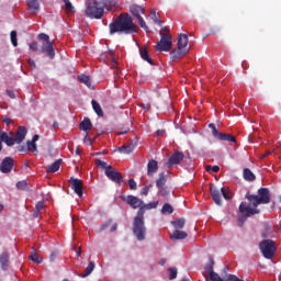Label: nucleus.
Segmentation results:
<instances>
[{
    "mask_svg": "<svg viewBox=\"0 0 281 281\" xmlns=\"http://www.w3.org/2000/svg\"><path fill=\"white\" fill-rule=\"evenodd\" d=\"M246 200L248 202H241L239 204V212L244 214L239 216L240 223H245L249 216L260 214L258 205H269V203H271V191L269 188H260L257 194L246 193Z\"/></svg>",
    "mask_w": 281,
    "mask_h": 281,
    "instance_id": "1",
    "label": "nucleus"
},
{
    "mask_svg": "<svg viewBox=\"0 0 281 281\" xmlns=\"http://www.w3.org/2000/svg\"><path fill=\"white\" fill-rule=\"evenodd\" d=\"M110 34H137L139 27L133 23V16L128 13H121L109 24Z\"/></svg>",
    "mask_w": 281,
    "mask_h": 281,
    "instance_id": "2",
    "label": "nucleus"
},
{
    "mask_svg": "<svg viewBox=\"0 0 281 281\" xmlns=\"http://www.w3.org/2000/svg\"><path fill=\"white\" fill-rule=\"evenodd\" d=\"M104 8H106L104 0H92L86 8V15L89 19H102L104 16Z\"/></svg>",
    "mask_w": 281,
    "mask_h": 281,
    "instance_id": "3",
    "label": "nucleus"
},
{
    "mask_svg": "<svg viewBox=\"0 0 281 281\" xmlns=\"http://www.w3.org/2000/svg\"><path fill=\"white\" fill-rule=\"evenodd\" d=\"M133 234L137 240H146V225L144 223V211H138L133 222Z\"/></svg>",
    "mask_w": 281,
    "mask_h": 281,
    "instance_id": "4",
    "label": "nucleus"
},
{
    "mask_svg": "<svg viewBox=\"0 0 281 281\" xmlns=\"http://www.w3.org/2000/svg\"><path fill=\"white\" fill-rule=\"evenodd\" d=\"M259 249L267 260H271L276 256V241L273 239H263L259 244Z\"/></svg>",
    "mask_w": 281,
    "mask_h": 281,
    "instance_id": "5",
    "label": "nucleus"
},
{
    "mask_svg": "<svg viewBox=\"0 0 281 281\" xmlns=\"http://www.w3.org/2000/svg\"><path fill=\"white\" fill-rule=\"evenodd\" d=\"M37 38L45 42V44L42 45V53L46 54L48 58L54 59L56 52L54 50V42L49 41V35L41 33L37 35Z\"/></svg>",
    "mask_w": 281,
    "mask_h": 281,
    "instance_id": "6",
    "label": "nucleus"
},
{
    "mask_svg": "<svg viewBox=\"0 0 281 281\" xmlns=\"http://www.w3.org/2000/svg\"><path fill=\"white\" fill-rule=\"evenodd\" d=\"M210 190L211 196L216 205H221V194L226 201H229V199H232V193H229V189H225V187H222L221 189H216V187H211Z\"/></svg>",
    "mask_w": 281,
    "mask_h": 281,
    "instance_id": "7",
    "label": "nucleus"
},
{
    "mask_svg": "<svg viewBox=\"0 0 281 281\" xmlns=\"http://www.w3.org/2000/svg\"><path fill=\"white\" fill-rule=\"evenodd\" d=\"M209 128H211L212 135L215 139H218L220 142H231L236 144V136L227 133H220L218 130H216V124L210 123Z\"/></svg>",
    "mask_w": 281,
    "mask_h": 281,
    "instance_id": "8",
    "label": "nucleus"
},
{
    "mask_svg": "<svg viewBox=\"0 0 281 281\" xmlns=\"http://www.w3.org/2000/svg\"><path fill=\"white\" fill-rule=\"evenodd\" d=\"M130 12L133 14V16H136V19L139 22L140 27L143 30H145V32H149L148 25H146V21H144V18H142V14H144V12H146V10H144V8L140 5L132 4L130 7Z\"/></svg>",
    "mask_w": 281,
    "mask_h": 281,
    "instance_id": "9",
    "label": "nucleus"
},
{
    "mask_svg": "<svg viewBox=\"0 0 281 281\" xmlns=\"http://www.w3.org/2000/svg\"><path fill=\"white\" fill-rule=\"evenodd\" d=\"M160 41L156 44V52H170L172 49V36L160 33Z\"/></svg>",
    "mask_w": 281,
    "mask_h": 281,
    "instance_id": "10",
    "label": "nucleus"
},
{
    "mask_svg": "<svg viewBox=\"0 0 281 281\" xmlns=\"http://www.w3.org/2000/svg\"><path fill=\"white\" fill-rule=\"evenodd\" d=\"M3 142L8 146H14L16 143L14 140V132H3V130L0 128V153L3 150Z\"/></svg>",
    "mask_w": 281,
    "mask_h": 281,
    "instance_id": "11",
    "label": "nucleus"
},
{
    "mask_svg": "<svg viewBox=\"0 0 281 281\" xmlns=\"http://www.w3.org/2000/svg\"><path fill=\"white\" fill-rule=\"evenodd\" d=\"M121 199L122 201L127 203V205L132 206L133 210H137V207H139L140 210L142 206L144 205V201L135 195L122 196Z\"/></svg>",
    "mask_w": 281,
    "mask_h": 281,
    "instance_id": "12",
    "label": "nucleus"
},
{
    "mask_svg": "<svg viewBox=\"0 0 281 281\" xmlns=\"http://www.w3.org/2000/svg\"><path fill=\"white\" fill-rule=\"evenodd\" d=\"M105 177H108V179H110V181H113V183H122V181H124V178H122V173L115 169H113V167H109V169L105 171Z\"/></svg>",
    "mask_w": 281,
    "mask_h": 281,
    "instance_id": "13",
    "label": "nucleus"
},
{
    "mask_svg": "<svg viewBox=\"0 0 281 281\" xmlns=\"http://www.w3.org/2000/svg\"><path fill=\"white\" fill-rule=\"evenodd\" d=\"M184 158L186 154H183V151H176L169 157L167 167L172 168V166L181 164V161H183Z\"/></svg>",
    "mask_w": 281,
    "mask_h": 281,
    "instance_id": "14",
    "label": "nucleus"
},
{
    "mask_svg": "<svg viewBox=\"0 0 281 281\" xmlns=\"http://www.w3.org/2000/svg\"><path fill=\"white\" fill-rule=\"evenodd\" d=\"M69 183H70V188H71V190H74L75 194L82 196V188H85L82 180L71 177L69 179Z\"/></svg>",
    "mask_w": 281,
    "mask_h": 281,
    "instance_id": "15",
    "label": "nucleus"
},
{
    "mask_svg": "<svg viewBox=\"0 0 281 281\" xmlns=\"http://www.w3.org/2000/svg\"><path fill=\"white\" fill-rule=\"evenodd\" d=\"M12 168H14V159L12 157H5L0 164V172H3V175L12 172Z\"/></svg>",
    "mask_w": 281,
    "mask_h": 281,
    "instance_id": "16",
    "label": "nucleus"
},
{
    "mask_svg": "<svg viewBox=\"0 0 281 281\" xmlns=\"http://www.w3.org/2000/svg\"><path fill=\"white\" fill-rule=\"evenodd\" d=\"M178 49L179 52H184V54L190 52V47H188V34H180L178 36Z\"/></svg>",
    "mask_w": 281,
    "mask_h": 281,
    "instance_id": "17",
    "label": "nucleus"
},
{
    "mask_svg": "<svg viewBox=\"0 0 281 281\" xmlns=\"http://www.w3.org/2000/svg\"><path fill=\"white\" fill-rule=\"evenodd\" d=\"M26 135H27V128L25 126H19L18 131L15 132V138H14L15 144H21V142L25 139Z\"/></svg>",
    "mask_w": 281,
    "mask_h": 281,
    "instance_id": "18",
    "label": "nucleus"
},
{
    "mask_svg": "<svg viewBox=\"0 0 281 281\" xmlns=\"http://www.w3.org/2000/svg\"><path fill=\"white\" fill-rule=\"evenodd\" d=\"M157 170H159V164L157 162V160H149L147 164V177H155Z\"/></svg>",
    "mask_w": 281,
    "mask_h": 281,
    "instance_id": "19",
    "label": "nucleus"
},
{
    "mask_svg": "<svg viewBox=\"0 0 281 281\" xmlns=\"http://www.w3.org/2000/svg\"><path fill=\"white\" fill-rule=\"evenodd\" d=\"M26 5L31 14H36L38 10H41V4L38 3V0H27Z\"/></svg>",
    "mask_w": 281,
    "mask_h": 281,
    "instance_id": "20",
    "label": "nucleus"
},
{
    "mask_svg": "<svg viewBox=\"0 0 281 281\" xmlns=\"http://www.w3.org/2000/svg\"><path fill=\"white\" fill-rule=\"evenodd\" d=\"M171 240H186L188 238V233L184 231H173V233L170 235Z\"/></svg>",
    "mask_w": 281,
    "mask_h": 281,
    "instance_id": "21",
    "label": "nucleus"
},
{
    "mask_svg": "<svg viewBox=\"0 0 281 281\" xmlns=\"http://www.w3.org/2000/svg\"><path fill=\"white\" fill-rule=\"evenodd\" d=\"M139 54L143 60H146L149 65H155V61H153V58L148 55V49L146 47L139 48Z\"/></svg>",
    "mask_w": 281,
    "mask_h": 281,
    "instance_id": "22",
    "label": "nucleus"
},
{
    "mask_svg": "<svg viewBox=\"0 0 281 281\" xmlns=\"http://www.w3.org/2000/svg\"><path fill=\"white\" fill-rule=\"evenodd\" d=\"M119 153H123L124 155H131L133 150H135V144L130 143L128 145H123L117 148Z\"/></svg>",
    "mask_w": 281,
    "mask_h": 281,
    "instance_id": "23",
    "label": "nucleus"
},
{
    "mask_svg": "<svg viewBox=\"0 0 281 281\" xmlns=\"http://www.w3.org/2000/svg\"><path fill=\"white\" fill-rule=\"evenodd\" d=\"M168 181V175L160 172L156 180V188H164Z\"/></svg>",
    "mask_w": 281,
    "mask_h": 281,
    "instance_id": "24",
    "label": "nucleus"
},
{
    "mask_svg": "<svg viewBox=\"0 0 281 281\" xmlns=\"http://www.w3.org/2000/svg\"><path fill=\"white\" fill-rule=\"evenodd\" d=\"M63 165V159H57L53 162L47 169L46 172H58L60 170V166Z\"/></svg>",
    "mask_w": 281,
    "mask_h": 281,
    "instance_id": "25",
    "label": "nucleus"
},
{
    "mask_svg": "<svg viewBox=\"0 0 281 281\" xmlns=\"http://www.w3.org/2000/svg\"><path fill=\"white\" fill-rule=\"evenodd\" d=\"M91 104L94 113H97L99 117H104V112L102 111V106H100V103H98V101L95 100H92Z\"/></svg>",
    "mask_w": 281,
    "mask_h": 281,
    "instance_id": "26",
    "label": "nucleus"
},
{
    "mask_svg": "<svg viewBox=\"0 0 281 281\" xmlns=\"http://www.w3.org/2000/svg\"><path fill=\"white\" fill-rule=\"evenodd\" d=\"M93 128V124L89 117H85L83 121L80 123L81 131H91Z\"/></svg>",
    "mask_w": 281,
    "mask_h": 281,
    "instance_id": "27",
    "label": "nucleus"
},
{
    "mask_svg": "<svg viewBox=\"0 0 281 281\" xmlns=\"http://www.w3.org/2000/svg\"><path fill=\"white\" fill-rule=\"evenodd\" d=\"M157 205H159L158 201L151 202V203H148V204H143L140 206V209L138 210V212L143 211V216H144V214L146 213V210H155V209H157Z\"/></svg>",
    "mask_w": 281,
    "mask_h": 281,
    "instance_id": "28",
    "label": "nucleus"
},
{
    "mask_svg": "<svg viewBox=\"0 0 281 281\" xmlns=\"http://www.w3.org/2000/svg\"><path fill=\"white\" fill-rule=\"evenodd\" d=\"M243 177H244L245 181H256V175H254V172L250 171L249 168L244 169Z\"/></svg>",
    "mask_w": 281,
    "mask_h": 281,
    "instance_id": "29",
    "label": "nucleus"
},
{
    "mask_svg": "<svg viewBox=\"0 0 281 281\" xmlns=\"http://www.w3.org/2000/svg\"><path fill=\"white\" fill-rule=\"evenodd\" d=\"M93 269H95V263L90 261L85 270V273L81 274V278H88V276H91V273H93Z\"/></svg>",
    "mask_w": 281,
    "mask_h": 281,
    "instance_id": "30",
    "label": "nucleus"
},
{
    "mask_svg": "<svg viewBox=\"0 0 281 281\" xmlns=\"http://www.w3.org/2000/svg\"><path fill=\"white\" fill-rule=\"evenodd\" d=\"M172 225L175 227V229L179 231V229H183V227H186V218H179L172 222Z\"/></svg>",
    "mask_w": 281,
    "mask_h": 281,
    "instance_id": "31",
    "label": "nucleus"
},
{
    "mask_svg": "<svg viewBox=\"0 0 281 281\" xmlns=\"http://www.w3.org/2000/svg\"><path fill=\"white\" fill-rule=\"evenodd\" d=\"M186 54H188V53H186V50H173V52H171V60H177V59H179V58H181L182 56H186Z\"/></svg>",
    "mask_w": 281,
    "mask_h": 281,
    "instance_id": "32",
    "label": "nucleus"
},
{
    "mask_svg": "<svg viewBox=\"0 0 281 281\" xmlns=\"http://www.w3.org/2000/svg\"><path fill=\"white\" fill-rule=\"evenodd\" d=\"M79 81L82 82V85H86L89 89H91V78L87 75L79 76Z\"/></svg>",
    "mask_w": 281,
    "mask_h": 281,
    "instance_id": "33",
    "label": "nucleus"
},
{
    "mask_svg": "<svg viewBox=\"0 0 281 281\" xmlns=\"http://www.w3.org/2000/svg\"><path fill=\"white\" fill-rule=\"evenodd\" d=\"M175 212V209L170 203H165L161 209V214H172Z\"/></svg>",
    "mask_w": 281,
    "mask_h": 281,
    "instance_id": "34",
    "label": "nucleus"
},
{
    "mask_svg": "<svg viewBox=\"0 0 281 281\" xmlns=\"http://www.w3.org/2000/svg\"><path fill=\"white\" fill-rule=\"evenodd\" d=\"M30 260H32V262H35V265H41V262H43V259H40L38 256H36V249L34 248L32 249Z\"/></svg>",
    "mask_w": 281,
    "mask_h": 281,
    "instance_id": "35",
    "label": "nucleus"
},
{
    "mask_svg": "<svg viewBox=\"0 0 281 281\" xmlns=\"http://www.w3.org/2000/svg\"><path fill=\"white\" fill-rule=\"evenodd\" d=\"M64 4H65V12L67 14H71V12H74V4H71V1L69 0H63Z\"/></svg>",
    "mask_w": 281,
    "mask_h": 281,
    "instance_id": "36",
    "label": "nucleus"
},
{
    "mask_svg": "<svg viewBox=\"0 0 281 281\" xmlns=\"http://www.w3.org/2000/svg\"><path fill=\"white\" fill-rule=\"evenodd\" d=\"M9 259L10 255L8 252H2V255L0 256V263L2 265V267H8Z\"/></svg>",
    "mask_w": 281,
    "mask_h": 281,
    "instance_id": "37",
    "label": "nucleus"
},
{
    "mask_svg": "<svg viewBox=\"0 0 281 281\" xmlns=\"http://www.w3.org/2000/svg\"><path fill=\"white\" fill-rule=\"evenodd\" d=\"M205 271H207L210 273V276H212V273H214V258H210L209 259V263L205 267Z\"/></svg>",
    "mask_w": 281,
    "mask_h": 281,
    "instance_id": "38",
    "label": "nucleus"
},
{
    "mask_svg": "<svg viewBox=\"0 0 281 281\" xmlns=\"http://www.w3.org/2000/svg\"><path fill=\"white\" fill-rule=\"evenodd\" d=\"M97 166L102 168L105 173H106V170H109V168H113L112 166H110L109 164H106L105 161L100 160V159H97Z\"/></svg>",
    "mask_w": 281,
    "mask_h": 281,
    "instance_id": "39",
    "label": "nucleus"
},
{
    "mask_svg": "<svg viewBox=\"0 0 281 281\" xmlns=\"http://www.w3.org/2000/svg\"><path fill=\"white\" fill-rule=\"evenodd\" d=\"M168 273H169V280H176L177 278V267H171L168 268Z\"/></svg>",
    "mask_w": 281,
    "mask_h": 281,
    "instance_id": "40",
    "label": "nucleus"
},
{
    "mask_svg": "<svg viewBox=\"0 0 281 281\" xmlns=\"http://www.w3.org/2000/svg\"><path fill=\"white\" fill-rule=\"evenodd\" d=\"M16 188L18 190H30V188L27 187V181L25 180H21L16 183Z\"/></svg>",
    "mask_w": 281,
    "mask_h": 281,
    "instance_id": "41",
    "label": "nucleus"
},
{
    "mask_svg": "<svg viewBox=\"0 0 281 281\" xmlns=\"http://www.w3.org/2000/svg\"><path fill=\"white\" fill-rule=\"evenodd\" d=\"M158 194H160V196H170V191H168L166 187H158Z\"/></svg>",
    "mask_w": 281,
    "mask_h": 281,
    "instance_id": "42",
    "label": "nucleus"
},
{
    "mask_svg": "<svg viewBox=\"0 0 281 281\" xmlns=\"http://www.w3.org/2000/svg\"><path fill=\"white\" fill-rule=\"evenodd\" d=\"M26 150H32L33 153H36L37 147H36V143H34L33 140H27L26 142Z\"/></svg>",
    "mask_w": 281,
    "mask_h": 281,
    "instance_id": "43",
    "label": "nucleus"
},
{
    "mask_svg": "<svg viewBox=\"0 0 281 281\" xmlns=\"http://www.w3.org/2000/svg\"><path fill=\"white\" fill-rule=\"evenodd\" d=\"M150 14H151V19H153L154 23H156V25L161 26V20H159V18H157V12L155 11V9H153L150 11Z\"/></svg>",
    "mask_w": 281,
    "mask_h": 281,
    "instance_id": "44",
    "label": "nucleus"
},
{
    "mask_svg": "<svg viewBox=\"0 0 281 281\" xmlns=\"http://www.w3.org/2000/svg\"><path fill=\"white\" fill-rule=\"evenodd\" d=\"M205 170L206 172H218V170H221V167L218 166L212 167V165H206Z\"/></svg>",
    "mask_w": 281,
    "mask_h": 281,
    "instance_id": "45",
    "label": "nucleus"
},
{
    "mask_svg": "<svg viewBox=\"0 0 281 281\" xmlns=\"http://www.w3.org/2000/svg\"><path fill=\"white\" fill-rule=\"evenodd\" d=\"M210 280L211 281H225V279H222L221 276H218V273H216V272H211Z\"/></svg>",
    "mask_w": 281,
    "mask_h": 281,
    "instance_id": "46",
    "label": "nucleus"
},
{
    "mask_svg": "<svg viewBox=\"0 0 281 281\" xmlns=\"http://www.w3.org/2000/svg\"><path fill=\"white\" fill-rule=\"evenodd\" d=\"M11 43H12L13 47H18L19 42L16 40V31L11 32Z\"/></svg>",
    "mask_w": 281,
    "mask_h": 281,
    "instance_id": "47",
    "label": "nucleus"
},
{
    "mask_svg": "<svg viewBox=\"0 0 281 281\" xmlns=\"http://www.w3.org/2000/svg\"><path fill=\"white\" fill-rule=\"evenodd\" d=\"M35 210H37V212H43V210H45V202L44 201H38L35 204Z\"/></svg>",
    "mask_w": 281,
    "mask_h": 281,
    "instance_id": "48",
    "label": "nucleus"
},
{
    "mask_svg": "<svg viewBox=\"0 0 281 281\" xmlns=\"http://www.w3.org/2000/svg\"><path fill=\"white\" fill-rule=\"evenodd\" d=\"M151 188H153V184H148V186L144 187L143 190L140 191V194L143 196H148V192H150Z\"/></svg>",
    "mask_w": 281,
    "mask_h": 281,
    "instance_id": "49",
    "label": "nucleus"
},
{
    "mask_svg": "<svg viewBox=\"0 0 281 281\" xmlns=\"http://www.w3.org/2000/svg\"><path fill=\"white\" fill-rule=\"evenodd\" d=\"M130 190H137V182H135V179L128 180Z\"/></svg>",
    "mask_w": 281,
    "mask_h": 281,
    "instance_id": "50",
    "label": "nucleus"
},
{
    "mask_svg": "<svg viewBox=\"0 0 281 281\" xmlns=\"http://www.w3.org/2000/svg\"><path fill=\"white\" fill-rule=\"evenodd\" d=\"M112 69H115V74H120V68L117 67V61L115 60V58L112 59Z\"/></svg>",
    "mask_w": 281,
    "mask_h": 281,
    "instance_id": "51",
    "label": "nucleus"
},
{
    "mask_svg": "<svg viewBox=\"0 0 281 281\" xmlns=\"http://www.w3.org/2000/svg\"><path fill=\"white\" fill-rule=\"evenodd\" d=\"M30 49H32V52H38V43L32 42L30 44Z\"/></svg>",
    "mask_w": 281,
    "mask_h": 281,
    "instance_id": "52",
    "label": "nucleus"
},
{
    "mask_svg": "<svg viewBox=\"0 0 281 281\" xmlns=\"http://www.w3.org/2000/svg\"><path fill=\"white\" fill-rule=\"evenodd\" d=\"M56 258H58V251L55 250L49 256L50 262H54V260H56Z\"/></svg>",
    "mask_w": 281,
    "mask_h": 281,
    "instance_id": "53",
    "label": "nucleus"
},
{
    "mask_svg": "<svg viewBox=\"0 0 281 281\" xmlns=\"http://www.w3.org/2000/svg\"><path fill=\"white\" fill-rule=\"evenodd\" d=\"M7 95H9V98H11V100H14L16 98V94H14V91H12V90H7Z\"/></svg>",
    "mask_w": 281,
    "mask_h": 281,
    "instance_id": "54",
    "label": "nucleus"
},
{
    "mask_svg": "<svg viewBox=\"0 0 281 281\" xmlns=\"http://www.w3.org/2000/svg\"><path fill=\"white\" fill-rule=\"evenodd\" d=\"M2 122L4 123V124H7V126H9V124H12V119H10V117H4L3 120H2Z\"/></svg>",
    "mask_w": 281,
    "mask_h": 281,
    "instance_id": "55",
    "label": "nucleus"
},
{
    "mask_svg": "<svg viewBox=\"0 0 281 281\" xmlns=\"http://www.w3.org/2000/svg\"><path fill=\"white\" fill-rule=\"evenodd\" d=\"M131 132V128H125L124 131H121V132H116V134L119 135H126V133H130Z\"/></svg>",
    "mask_w": 281,
    "mask_h": 281,
    "instance_id": "56",
    "label": "nucleus"
},
{
    "mask_svg": "<svg viewBox=\"0 0 281 281\" xmlns=\"http://www.w3.org/2000/svg\"><path fill=\"white\" fill-rule=\"evenodd\" d=\"M83 144H88V146H91V139L87 135L83 138Z\"/></svg>",
    "mask_w": 281,
    "mask_h": 281,
    "instance_id": "57",
    "label": "nucleus"
},
{
    "mask_svg": "<svg viewBox=\"0 0 281 281\" xmlns=\"http://www.w3.org/2000/svg\"><path fill=\"white\" fill-rule=\"evenodd\" d=\"M18 150H19V153H27V147L25 148V146H19L18 147Z\"/></svg>",
    "mask_w": 281,
    "mask_h": 281,
    "instance_id": "58",
    "label": "nucleus"
},
{
    "mask_svg": "<svg viewBox=\"0 0 281 281\" xmlns=\"http://www.w3.org/2000/svg\"><path fill=\"white\" fill-rule=\"evenodd\" d=\"M29 65L36 69V63L34 61V59H29Z\"/></svg>",
    "mask_w": 281,
    "mask_h": 281,
    "instance_id": "59",
    "label": "nucleus"
},
{
    "mask_svg": "<svg viewBox=\"0 0 281 281\" xmlns=\"http://www.w3.org/2000/svg\"><path fill=\"white\" fill-rule=\"evenodd\" d=\"M156 133H157L158 137H161V136L165 135L166 131H164V130H158Z\"/></svg>",
    "mask_w": 281,
    "mask_h": 281,
    "instance_id": "60",
    "label": "nucleus"
},
{
    "mask_svg": "<svg viewBox=\"0 0 281 281\" xmlns=\"http://www.w3.org/2000/svg\"><path fill=\"white\" fill-rule=\"evenodd\" d=\"M76 256H77V258H80V256H82V248L81 247L78 248V250L76 252Z\"/></svg>",
    "mask_w": 281,
    "mask_h": 281,
    "instance_id": "61",
    "label": "nucleus"
},
{
    "mask_svg": "<svg viewBox=\"0 0 281 281\" xmlns=\"http://www.w3.org/2000/svg\"><path fill=\"white\" fill-rule=\"evenodd\" d=\"M41 214V211H37L36 209H35V211H34V213H33V216H34V218H38V215Z\"/></svg>",
    "mask_w": 281,
    "mask_h": 281,
    "instance_id": "62",
    "label": "nucleus"
},
{
    "mask_svg": "<svg viewBox=\"0 0 281 281\" xmlns=\"http://www.w3.org/2000/svg\"><path fill=\"white\" fill-rule=\"evenodd\" d=\"M271 155V150H267L262 156L261 159H265V157H269Z\"/></svg>",
    "mask_w": 281,
    "mask_h": 281,
    "instance_id": "63",
    "label": "nucleus"
},
{
    "mask_svg": "<svg viewBox=\"0 0 281 281\" xmlns=\"http://www.w3.org/2000/svg\"><path fill=\"white\" fill-rule=\"evenodd\" d=\"M115 229H117V224H113L110 232H115Z\"/></svg>",
    "mask_w": 281,
    "mask_h": 281,
    "instance_id": "64",
    "label": "nucleus"
}]
</instances>
